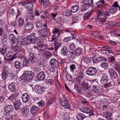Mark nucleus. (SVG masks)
Instances as JSON below:
<instances>
[{
	"instance_id": "obj_1",
	"label": "nucleus",
	"mask_w": 120,
	"mask_h": 120,
	"mask_svg": "<svg viewBox=\"0 0 120 120\" xmlns=\"http://www.w3.org/2000/svg\"><path fill=\"white\" fill-rule=\"evenodd\" d=\"M36 34L33 33L31 34L26 38V42L25 43L27 44H34L37 43L38 41H40V40L36 36Z\"/></svg>"
},
{
	"instance_id": "obj_2",
	"label": "nucleus",
	"mask_w": 120,
	"mask_h": 120,
	"mask_svg": "<svg viewBox=\"0 0 120 120\" xmlns=\"http://www.w3.org/2000/svg\"><path fill=\"white\" fill-rule=\"evenodd\" d=\"M7 35L5 34H4V36H3V46L0 48V52L3 55L5 54L7 49Z\"/></svg>"
},
{
	"instance_id": "obj_3",
	"label": "nucleus",
	"mask_w": 120,
	"mask_h": 120,
	"mask_svg": "<svg viewBox=\"0 0 120 120\" xmlns=\"http://www.w3.org/2000/svg\"><path fill=\"white\" fill-rule=\"evenodd\" d=\"M34 75V73L32 71H27L25 72L20 77L25 80L29 81L32 79Z\"/></svg>"
},
{
	"instance_id": "obj_4",
	"label": "nucleus",
	"mask_w": 120,
	"mask_h": 120,
	"mask_svg": "<svg viewBox=\"0 0 120 120\" xmlns=\"http://www.w3.org/2000/svg\"><path fill=\"white\" fill-rule=\"evenodd\" d=\"M13 109L14 107L11 105H9L5 107V111L7 113L6 115V120H12V118L9 113L12 112Z\"/></svg>"
},
{
	"instance_id": "obj_5",
	"label": "nucleus",
	"mask_w": 120,
	"mask_h": 120,
	"mask_svg": "<svg viewBox=\"0 0 120 120\" xmlns=\"http://www.w3.org/2000/svg\"><path fill=\"white\" fill-rule=\"evenodd\" d=\"M97 72L96 69L93 67H90L88 68L86 71V74L89 76H92L95 75Z\"/></svg>"
},
{
	"instance_id": "obj_6",
	"label": "nucleus",
	"mask_w": 120,
	"mask_h": 120,
	"mask_svg": "<svg viewBox=\"0 0 120 120\" xmlns=\"http://www.w3.org/2000/svg\"><path fill=\"white\" fill-rule=\"evenodd\" d=\"M8 73V67L6 66L4 67L1 74L2 78L4 80L6 79L7 77Z\"/></svg>"
},
{
	"instance_id": "obj_7",
	"label": "nucleus",
	"mask_w": 120,
	"mask_h": 120,
	"mask_svg": "<svg viewBox=\"0 0 120 120\" xmlns=\"http://www.w3.org/2000/svg\"><path fill=\"white\" fill-rule=\"evenodd\" d=\"M60 104L63 107L66 109L70 108V105L66 99L64 98L61 99L60 101Z\"/></svg>"
},
{
	"instance_id": "obj_8",
	"label": "nucleus",
	"mask_w": 120,
	"mask_h": 120,
	"mask_svg": "<svg viewBox=\"0 0 120 120\" xmlns=\"http://www.w3.org/2000/svg\"><path fill=\"white\" fill-rule=\"evenodd\" d=\"M21 111L22 114L24 117L27 116L29 114V110L26 107L24 106L22 108Z\"/></svg>"
},
{
	"instance_id": "obj_9",
	"label": "nucleus",
	"mask_w": 120,
	"mask_h": 120,
	"mask_svg": "<svg viewBox=\"0 0 120 120\" xmlns=\"http://www.w3.org/2000/svg\"><path fill=\"white\" fill-rule=\"evenodd\" d=\"M34 28V26L33 23L28 22L24 25V29L25 30H32Z\"/></svg>"
},
{
	"instance_id": "obj_10",
	"label": "nucleus",
	"mask_w": 120,
	"mask_h": 120,
	"mask_svg": "<svg viewBox=\"0 0 120 120\" xmlns=\"http://www.w3.org/2000/svg\"><path fill=\"white\" fill-rule=\"evenodd\" d=\"M39 34L41 36L43 37H47L49 34V33L46 29L43 28L42 30L38 31Z\"/></svg>"
},
{
	"instance_id": "obj_11",
	"label": "nucleus",
	"mask_w": 120,
	"mask_h": 120,
	"mask_svg": "<svg viewBox=\"0 0 120 120\" xmlns=\"http://www.w3.org/2000/svg\"><path fill=\"white\" fill-rule=\"evenodd\" d=\"M76 75L77 76L76 80L79 82H80L84 77L83 72L82 71H80L77 73Z\"/></svg>"
},
{
	"instance_id": "obj_12",
	"label": "nucleus",
	"mask_w": 120,
	"mask_h": 120,
	"mask_svg": "<svg viewBox=\"0 0 120 120\" xmlns=\"http://www.w3.org/2000/svg\"><path fill=\"white\" fill-rule=\"evenodd\" d=\"M27 54H29V60L31 62L34 63L35 62L36 60V58L34 54L33 53L29 52H27Z\"/></svg>"
},
{
	"instance_id": "obj_13",
	"label": "nucleus",
	"mask_w": 120,
	"mask_h": 120,
	"mask_svg": "<svg viewBox=\"0 0 120 120\" xmlns=\"http://www.w3.org/2000/svg\"><path fill=\"white\" fill-rule=\"evenodd\" d=\"M110 76L114 78H116L117 76V74L115 71L111 68H109L108 70Z\"/></svg>"
},
{
	"instance_id": "obj_14",
	"label": "nucleus",
	"mask_w": 120,
	"mask_h": 120,
	"mask_svg": "<svg viewBox=\"0 0 120 120\" xmlns=\"http://www.w3.org/2000/svg\"><path fill=\"white\" fill-rule=\"evenodd\" d=\"M92 89L94 92L98 94H100L101 93L100 87L98 85H94Z\"/></svg>"
},
{
	"instance_id": "obj_15",
	"label": "nucleus",
	"mask_w": 120,
	"mask_h": 120,
	"mask_svg": "<svg viewBox=\"0 0 120 120\" xmlns=\"http://www.w3.org/2000/svg\"><path fill=\"white\" fill-rule=\"evenodd\" d=\"M22 105L21 101H15L14 103V106L15 110H18L20 109Z\"/></svg>"
},
{
	"instance_id": "obj_16",
	"label": "nucleus",
	"mask_w": 120,
	"mask_h": 120,
	"mask_svg": "<svg viewBox=\"0 0 120 120\" xmlns=\"http://www.w3.org/2000/svg\"><path fill=\"white\" fill-rule=\"evenodd\" d=\"M81 85H82V87L84 91L86 92H88L89 91V86L88 83L83 82L81 84Z\"/></svg>"
},
{
	"instance_id": "obj_17",
	"label": "nucleus",
	"mask_w": 120,
	"mask_h": 120,
	"mask_svg": "<svg viewBox=\"0 0 120 120\" xmlns=\"http://www.w3.org/2000/svg\"><path fill=\"white\" fill-rule=\"evenodd\" d=\"M50 62L52 66L56 68L57 67L58 62L57 60L55 59L52 58L51 59Z\"/></svg>"
},
{
	"instance_id": "obj_18",
	"label": "nucleus",
	"mask_w": 120,
	"mask_h": 120,
	"mask_svg": "<svg viewBox=\"0 0 120 120\" xmlns=\"http://www.w3.org/2000/svg\"><path fill=\"white\" fill-rule=\"evenodd\" d=\"M45 75L43 72H40L37 75V77L40 80H43L45 79Z\"/></svg>"
},
{
	"instance_id": "obj_19",
	"label": "nucleus",
	"mask_w": 120,
	"mask_h": 120,
	"mask_svg": "<svg viewBox=\"0 0 120 120\" xmlns=\"http://www.w3.org/2000/svg\"><path fill=\"white\" fill-rule=\"evenodd\" d=\"M23 101L25 103L27 102L29 99V97L28 94L26 93H24L22 97Z\"/></svg>"
},
{
	"instance_id": "obj_20",
	"label": "nucleus",
	"mask_w": 120,
	"mask_h": 120,
	"mask_svg": "<svg viewBox=\"0 0 120 120\" xmlns=\"http://www.w3.org/2000/svg\"><path fill=\"white\" fill-rule=\"evenodd\" d=\"M8 88L9 90L13 92L15 91L16 89L15 83V82H12L9 85Z\"/></svg>"
},
{
	"instance_id": "obj_21",
	"label": "nucleus",
	"mask_w": 120,
	"mask_h": 120,
	"mask_svg": "<svg viewBox=\"0 0 120 120\" xmlns=\"http://www.w3.org/2000/svg\"><path fill=\"white\" fill-rule=\"evenodd\" d=\"M92 59L90 55L86 56L83 58L84 61L86 64H89L91 62Z\"/></svg>"
},
{
	"instance_id": "obj_22",
	"label": "nucleus",
	"mask_w": 120,
	"mask_h": 120,
	"mask_svg": "<svg viewBox=\"0 0 120 120\" xmlns=\"http://www.w3.org/2000/svg\"><path fill=\"white\" fill-rule=\"evenodd\" d=\"M39 109V108L36 106L32 107H31L30 109L31 113L33 115H34L36 114Z\"/></svg>"
},
{
	"instance_id": "obj_23",
	"label": "nucleus",
	"mask_w": 120,
	"mask_h": 120,
	"mask_svg": "<svg viewBox=\"0 0 120 120\" xmlns=\"http://www.w3.org/2000/svg\"><path fill=\"white\" fill-rule=\"evenodd\" d=\"M62 31V30H60L59 28H54L53 30V32L54 35H56L57 37H58Z\"/></svg>"
},
{
	"instance_id": "obj_24",
	"label": "nucleus",
	"mask_w": 120,
	"mask_h": 120,
	"mask_svg": "<svg viewBox=\"0 0 120 120\" xmlns=\"http://www.w3.org/2000/svg\"><path fill=\"white\" fill-rule=\"evenodd\" d=\"M86 117V116L81 113H79L76 116V118L77 120H83Z\"/></svg>"
},
{
	"instance_id": "obj_25",
	"label": "nucleus",
	"mask_w": 120,
	"mask_h": 120,
	"mask_svg": "<svg viewBox=\"0 0 120 120\" xmlns=\"http://www.w3.org/2000/svg\"><path fill=\"white\" fill-rule=\"evenodd\" d=\"M108 76L107 75L102 76L100 80V82L101 84H103L104 83L107 82L108 80Z\"/></svg>"
},
{
	"instance_id": "obj_26",
	"label": "nucleus",
	"mask_w": 120,
	"mask_h": 120,
	"mask_svg": "<svg viewBox=\"0 0 120 120\" xmlns=\"http://www.w3.org/2000/svg\"><path fill=\"white\" fill-rule=\"evenodd\" d=\"M81 111L83 113H93V111H92L90 108H84L82 109H81Z\"/></svg>"
},
{
	"instance_id": "obj_27",
	"label": "nucleus",
	"mask_w": 120,
	"mask_h": 120,
	"mask_svg": "<svg viewBox=\"0 0 120 120\" xmlns=\"http://www.w3.org/2000/svg\"><path fill=\"white\" fill-rule=\"evenodd\" d=\"M61 54L64 56H66L67 54L68 51L66 47L63 46L61 50Z\"/></svg>"
},
{
	"instance_id": "obj_28",
	"label": "nucleus",
	"mask_w": 120,
	"mask_h": 120,
	"mask_svg": "<svg viewBox=\"0 0 120 120\" xmlns=\"http://www.w3.org/2000/svg\"><path fill=\"white\" fill-rule=\"evenodd\" d=\"M82 49L80 47L78 48L75 50V54L77 56H80L82 54Z\"/></svg>"
},
{
	"instance_id": "obj_29",
	"label": "nucleus",
	"mask_w": 120,
	"mask_h": 120,
	"mask_svg": "<svg viewBox=\"0 0 120 120\" xmlns=\"http://www.w3.org/2000/svg\"><path fill=\"white\" fill-rule=\"evenodd\" d=\"M15 68L18 69H20L23 67L22 64L19 61H16L15 62Z\"/></svg>"
},
{
	"instance_id": "obj_30",
	"label": "nucleus",
	"mask_w": 120,
	"mask_h": 120,
	"mask_svg": "<svg viewBox=\"0 0 120 120\" xmlns=\"http://www.w3.org/2000/svg\"><path fill=\"white\" fill-rule=\"evenodd\" d=\"M61 44L62 43L60 42H59L58 40H56L54 42V45L55 49L56 51Z\"/></svg>"
},
{
	"instance_id": "obj_31",
	"label": "nucleus",
	"mask_w": 120,
	"mask_h": 120,
	"mask_svg": "<svg viewBox=\"0 0 120 120\" xmlns=\"http://www.w3.org/2000/svg\"><path fill=\"white\" fill-rule=\"evenodd\" d=\"M37 46L38 47H40V49L41 50H41L44 49H45V46L46 45H45L42 42H41L40 41H38V42L37 43Z\"/></svg>"
},
{
	"instance_id": "obj_32",
	"label": "nucleus",
	"mask_w": 120,
	"mask_h": 120,
	"mask_svg": "<svg viewBox=\"0 0 120 120\" xmlns=\"http://www.w3.org/2000/svg\"><path fill=\"white\" fill-rule=\"evenodd\" d=\"M18 95L16 94H12L10 97L8 98V99L11 100V101H13L16 99Z\"/></svg>"
},
{
	"instance_id": "obj_33",
	"label": "nucleus",
	"mask_w": 120,
	"mask_h": 120,
	"mask_svg": "<svg viewBox=\"0 0 120 120\" xmlns=\"http://www.w3.org/2000/svg\"><path fill=\"white\" fill-rule=\"evenodd\" d=\"M79 7L78 5H75L71 7V12L73 13H75L78 10Z\"/></svg>"
},
{
	"instance_id": "obj_34",
	"label": "nucleus",
	"mask_w": 120,
	"mask_h": 120,
	"mask_svg": "<svg viewBox=\"0 0 120 120\" xmlns=\"http://www.w3.org/2000/svg\"><path fill=\"white\" fill-rule=\"evenodd\" d=\"M44 55L46 58H48L51 56L52 54L51 52L49 51H46L44 53Z\"/></svg>"
},
{
	"instance_id": "obj_35",
	"label": "nucleus",
	"mask_w": 120,
	"mask_h": 120,
	"mask_svg": "<svg viewBox=\"0 0 120 120\" xmlns=\"http://www.w3.org/2000/svg\"><path fill=\"white\" fill-rule=\"evenodd\" d=\"M109 61L111 64L113 65L115 64L116 63L114 57L113 56H112L109 58Z\"/></svg>"
},
{
	"instance_id": "obj_36",
	"label": "nucleus",
	"mask_w": 120,
	"mask_h": 120,
	"mask_svg": "<svg viewBox=\"0 0 120 120\" xmlns=\"http://www.w3.org/2000/svg\"><path fill=\"white\" fill-rule=\"evenodd\" d=\"M72 12L71 10H67L63 12V14L66 16H69L71 15Z\"/></svg>"
},
{
	"instance_id": "obj_37",
	"label": "nucleus",
	"mask_w": 120,
	"mask_h": 120,
	"mask_svg": "<svg viewBox=\"0 0 120 120\" xmlns=\"http://www.w3.org/2000/svg\"><path fill=\"white\" fill-rule=\"evenodd\" d=\"M117 9L116 7H112L109 10L110 13L112 14H114L116 13L117 11Z\"/></svg>"
},
{
	"instance_id": "obj_38",
	"label": "nucleus",
	"mask_w": 120,
	"mask_h": 120,
	"mask_svg": "<svg viewBox=\"0 0 120 120\" xmlns=\"http://www.w3.org/2000/svg\"><path fill=\"white\" fill-rule=\"evenodd\" d=\"M101 66L102 68L105 69H106L108 68L109 64L107 63L103 62L101 64Z\"/></svg>"
},
{
	"instance_id": "obj_39",
	"label": "nucleus",
	"mask_w": 120,
	"mask_h": 120,
	"mask_svg": "<svg viewBox=\"0 0 120 120\" xmlns=\"http://www.w3.org/2000/svg\"><path fill=\"white\" fill-rule=\"evenodd\" d=\"M29 63V61L28 60L26 57H24L23 58V62L22 65L23 67L27 66Z\"/></svg>"
},
{
	"instance_id": "obj_40",
	"label": "nucleus",
	"mask_w": 120,
	"mask_h": 120,
	"mask_svg": "<svg viewBox=\"0 0 120 120\" xmlns=\"http://www.w3.org/2000/svg\"><path fill=\"white\" fill-rule=\"evenodd\" d=\"M98 19L100 23L103 24L106 22V18L102 17V16L101 15L100 17Z\"/></svg>"
},
{
	"instance_id": "obj_41",
	"label": "nucleus",
	"mask_w": 120,
	"mask_h": 120,
	"mask_svg": "<svg viewBox=\"0 0 120 120\" xmlns=\"http://www.w3.org/2000/svg\"><path fill=\"white\" fill-rule=\"evenodd\" d=\"M89 8L88 6L86 5L83 4H82L81 8V11H84L86 10L87 9Z\"/></svg>"
},
{
	"instance_id": "obj_42",
	"label": "nucleus",
	"mask_w": 120,
	"mask_h": 120,
	"mask_svg": "<svg viewBox=\"0 0 120 120\" xmlns=\"http://www.w3.org/2000/svg\"><path fill=\"white\" fill-rule=\"evenodd\" d=\"M16 37L12 34H10L9 36V38L10 40H11L12 41L14 42L16 41Z\"/></svg>"
},
{
	"instance_id": "obj_43",
	"label": "nucleus",
	"mask_w": 120,
	"mask_h": 120,
	"mask_svg": "<svg viewBox=\"0 0 120 120\" xmlns=\"http://www.w3.org/2000/svg\"><path fill=\"white\" fill-rule=\"evenodd\" d=\"M114 68L115 69L117 70L119 73H120V65L119 64L116 63L115 64H114Z\"/></svg>"
},
{
	"instance_id": "obj_44",
	"label": "nucleus",
	"mask_w": 120,
	"mask_h": 120,
	"mask_svg": "<svg viewBox=\"0 0 120 120\" xmlns=\"http://www.w3.org/2000/svg\"><path fill=\"white\" fill-rule=\"evenodd\" d=\"M91 12H88L86 13L84 16H83V18L84 19H86L88 18L89 16L91 15Z\"/></svg>"
},
{
	"instance_id": "obj_45",
	"label": "nucleus",
	"mask_w": 120,
	"mask_h": 120,
	"mask_svg": "<svg viewBox=\"0 0 120 120\" xmlns=\"http://www.w3.org/2000/svg\"><path fill=\"white\" fill-rule=\"evenodd\" d=\"M27 5V6L26 7L27 8V9L29 10H32L34 9V8L32 4L28 3Z\"/></svg>"
},
{
	"instance_id": "obj_46",
	"label": "nucleus",
	"mask_w": 120,
	"mask_h": 120,
	"mask_svg": "<svg viewBox=\"0 0 120 120\" xmlns=\"http://www.w3.org/2000/svg\"><path fill=\"white\" fill-rule=\"evenodd\" d=\"M43 24L40 21L37 22L36 23V27L37 28H40L42 26Z\"/></svg>"
},
{
	"instance_id": "obj_47",
	"label": "nucleus",
	"mask_w": 120,
	"mask_h": 120,
	"mask_svg": "<svg viewBox=\"0 0 120 120\" xmlns=\"http://www.w3.org/2000/svg\"><path fill=\"white\" fill-rule=\"evenodd\" d=\"M24 20L22 18L19 19L18 20V23L19 25V26H22L24 24Z\"/></svg>"
},
{
	"instance_id": "obj_48",
	"label": "nucleus",
	"mask_w": 120,
	"mask_h": 120,
	"mask_svg": "<svg viewBox=\"0 0 120 120\" xmlns=\"http://www.w3.org/2000/svg\"><path fill=\"white\" fill-rule=\"evenodd\" d=\"M38 64L39 66H41L44 64L45 61L43 59H41V58L38 60Z\"/></svg>"
},
{
	"instance_id": "obj_49",
	"label": "nucleus",
	"mask_w": 120,
	"mask_h": 120,
	"mask_svg": "<svg viewBox=\"0 0 120 120\" xmlns=\"http://www.w3.org/2000/svg\"><path fill=\"white\" fill-rule=\"evenodd\" d=\"M19 52H17L16 54H15L12 57L10 58L9 59H8V60L10 61H11L14 59H15L16 57H18L19 53Z\"/></svg>"
},
{
	"instance_id": "obj_50",
	"label": "nucleus",
	"mask_w": 120,
	"mask_h": 120,
	"mask_svg": "<svg viewBox=\"0 0 120 120\" xmlns=\"http://www.w3.org/2000/svg\"><path fill=\"white\" fill-rule=\"evenodd\" d=\"M102 16L106 17L109 16L110 15L109 12L108 11H105L102 13Z\"/></svg>"
},
{
	"instance_id": "obj_51",
	"label": "nucleus",
	"mask_w": 120,
	"mask_h": 120,
	"mask_svg": "<svg viewBox=\"0 0 120 120\" xmlns=\"http://www.w3.org/2000/svg\"><path fill=\"white\" fill-rule=\"evenodd\" d=\"M46 90V88L44 87L41 86V90L40 91H38L39 94H41L43 92L45 91Z\"/></svg>"
},
{
	"instance_id": "obj_52",
	"label": "nucleus",
	"mask_w": 120,
	"mask_h": 120,
	"mask_svg": "<svg viewBox=\"0 0 120 120\" xmlns=\"http://www.w3.org/2000/svg\"><path fill=\"white\" fill-rule=\"evenodd\" d=\"M104 115H105V118L107 119H108L109 117L112 116V115L111 113L107 112H105Z\"/></svg>"
},
{
	"instance_id": "obj_53",
	"label": "nucleus",
	"mask_w": 120,
	"mask_h": 120,
	"mask_svg": "<svg viewBox=\"0 0 120 120\" xmlns=\"http://www.w3.org/2000/svg\"><path fill=\"white\" fill-rule=\"evenodd\" d=\"M66 78L68 79H69V81L71 82H72L73 81V79H72V77L68 73H67L66 74Z\"/></svg>"
},
{
	"instance_id": "obj_54",
	"label": "nucleus",
	"mask_w": 120,
	"mask_h": 120,
	"mask_svg": "<svg viewBox=\"0 0 120 120\" xmlns=\"http://www.w3.org/2000/svg\"><path fill=\"white\" fill-rule=\"evenodd\" d=\"M68 52L70 53V56L71 58L74 59L76 57L75 54V53L74 54L73 52L69 51Z\"/></svg>"
},
{
	"instance_id": "obj_55",
	"label": "nucleus",
	"mask_w": 120,
	"mask_h": 120,
	"mask_svg": "<svg viewBox=\"0 0 120 120\" xmlns=\"http://www.w3.org/2000/svg\"><path fill=\"white\" fill-rule=\"evenodd\" d=\"M79 19V17L78 16H75L73 17L72 21L73 22V23H76L78 21Z\"/></svg>"
},
{
	"instance_id": "obj_56",
	"label": "nucleus",
	"mask_w": 120,
	"mask_h": 120,
	"mask_svg": "<svg viewBox=\"0 0 120 120\" xmlns=\"http://www.w3.org/2000/svg\"><path fill=\"white\" fill-rule=\"evenodd\" d=\"M69 48L70 50L73 51L75 49V46L74 44L73 43H72L70 45Z\"/></svg>"
},
{
	"instance_id": "obj_57",
	"label": "nucleus",
	"mask_w": 120,
	"mask_h": 120,
	"mask_svg": "<svg viewBox=\"0 0 120 120\" xmlns=\"http://www.w3.org/2000/svg\"><path fill=\"white\" fill-rule=\"evenodd\" d=\"M88 3L89 4H86L87 6H88L89 7V6L92 7L93 6V0H90L88 2Z\"/></svg>"
},
{
	"instance_id": "obj_58",
	"label": "nucleus",
	"mask_w": 120,
	"mask_h": 120,
	"mask_svg": "<svg viewBox=\"0 0 120 120\" xmlns=\"http://www.w3.org/2000/svg\"><path fill=\"white\" fill-rule=\"evenodd\" d=\"M71 38L70 37H69L64 38L63 39L64 42L66 43L68 41H70Z\"/></svg>"
},
{
	"instance_id": "obj_59",
	"label": "nucleus",
	"mask_w": 120,
	"mask_h": 120,
	"mask_svg": "<svg viewBox=\"0 0 120 120\" xmlns=\"http://www.w3.org/2000/svg\"><path fill=\"white\" fill-rule=\"evenodd\" d=\"M22 37L21 36H19L16 37V41H22Z\"/></svg>"
},
{
	"instance_id": "obj_60",
	"label": "nucleus",
	"mask_w": 120,
	"mask_h": 120,
	"mask_svg": "<svg viewBox=\"0 0 120 120\" xmlns=\"http://www.w3.org/2000/svg\"><path fill=\"white\" fill-rule=\"evenodd\" d=\"M104 87L106 88H107L108 87H110L112 86L111 83L110 82L107 83H104Z\"/></svg>"
},
{
	"instance_id": "obj_61",
	"label": "nucleus",
	"mask_w": 120,
	"mask_h": 120,
	"mask_svg": "<svg viewBox=\"0 0 120 120\" xmlns=\"http://www.w3.org/2000/svg\"><path fill=\"white\" fill-rule=\"evenodd\" d=\"M38 104L39 106H43L45 105V102L41 100L38 102Z\"/></svg>"
},
{
	"instance_id": "obj_62",
	"label": "nucleus",
	"mask_w": 120,
	"mask_h": 120,
	"mask_svg": "<svg viewBox=\"0 0 120 120\" xmlns=\"http://www.w3.org/2000/svg\"><path fill=\"white\" fill-rule=\"evenodd\" d=\"M99 61H105V62H107V59L106 58L102 57H100L99 58Z\"/></svg>"
},
{
	"instance_id": "obj_63",
	"label": "nucleus",
	"mask_w": 120,
	"mask_h": 120,
	"mask_svg": "<svg viewBox=\"0 0 120 120\" xmlns=\"http://www.w3.org/2000/svg\"><path fill=\"white\" fill-rule=\"evenodd\" d=\"M54 68V67L52 66H50L49 67H48V69L50 71L54 72L55 71Z\"/></svg>"
},
{
	"instance_id": "obj_64",
	"label": "nucleus",
	"mask_w": 120,
	"mask_h": 120,
	"mask_svg": "<svg viewBox=\"0 0 120 120\" xmlns=\"http://www.w3.org/2000/svg\"><path fill=\"white\" fill-rule=\"evenodd\" d=\"M13 55V53L11 51H9L8 52H6V56L8 57H10L12 56Z\"/></svg>"
}]
</instances>
